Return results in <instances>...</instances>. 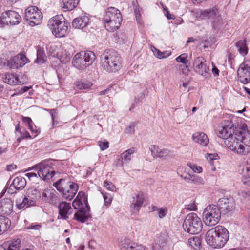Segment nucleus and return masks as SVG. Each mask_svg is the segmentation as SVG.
I'll return each instance as SVG.
<instances>
[{"label":"nucleus","mask_w":250,"mask_h":250,"mask_svg":"<svg viewBox=\"0 0 250 250\" xmlns=\"http://www.w3.org/2000/svg\"><path fill=\"white\" fill-rule=\"evenodd\" d=\"M62 2L64 11H71L77 6L79 0H62Z\"/></svg>","instance_id":"34"},{"label":"nucleus","mask_w":250,"mask_h":250,"mask_svg":"<svg viewBox=\"0 0 250 250\" xmlns=\"http://www.w3.org/2000/svg\"><path fill=\"white\" fill-rule=\"evenodd\" d=\"M189 71V70L188 68V66L187 65L184 66V67L182 68V72L183 74H184L185 75H188V74Z\"/></svg>","instance_id":"60"},{"label":"nucleus","mask_w":250,"mask_h":250,"mask_svg":"<svg viewBox=\"0 0 250 250\" xmlns=\"http://www.w3.org/2000/svg\"><path fill=\"white\" fill-rule=\"evenodd\" d=\"M155 51H153L154 55L159 59H164L168 57L171 55V52L165 51L161 52L159 50L154 47Z\"/></svg>","instance_id":"43"},{"label":"nucleus","mask_w":250,"mask_h":250,"mask_svg":"<svg viewBox=\"0 0 250 250\" xmlns=\"http://www.w3.org/2000/svg\"><path fill=\"white\" fill-rule=\"evenodd\" d=\"M53 186L62 193L63 197L68 200H71L77 192L79 186L73 182H66L63 179H60L53 183Z\"/></svg>","instance_id":"5"},{"label":"nucleus","mask_w":250,"mask_h":250,"mask_svg":"<svg viewBox=\"0 0 250 250\" xmlns=\"http://www.w3.org/2000/svg\"><path fill=\"white\" fill-rule=\"evenodd\" d=\"M233 152L241 156H246L248 155L250 151L248 146H246L241 142H239L236 148V150H234Z\"/></svg>","instance_id":"36"},{"label":"nucleus","mask_w":250,"mask_h":250,"mask_svg":"<svg viewBox=\"0 0 250 250\" xmlns=\"http://www.w3.org/2000/svg\"><path fill=\"white\" fill-rule=\"evenodd\" d=\"M41 228V226L39 224L32 223L28 226L26 227L27 229H33L35 230H39Z\"/></svg>","instance_id":"51"},{"label":"nucleus","mask_w":250,"mask_h":250,"mask_svg":"<svg viewBox=\"0 0 250 250\" xmlns=\"http://www.w3.org/2000/svg\"><path fill=\"white\" fill-rule=\"evenodd\" d=\"M217 207L223 214L232 212L235 209V203L231 197L220 199L217 202Z\"/></svg>","instance_id":"16"},{"label":"nucleus","mask_w":250,"mask_h":250,"mask_svg":"<svg viewBox=\"0 0 250 250\" xmlns=\"http://www.w3.org/2000/svg\"><path fill=\"white\" fill-rule=\"evenodd\" d=\"M2 79L5 83L10 85H16L19 83L18 77L10 73H6L3 76Z\"/></svg>","instance_id":"35"},{"label":"nucleus","mask_w":250,"mask_h":250,"mask_svg":"<svg viewBox=\"0 0 250 250\" xmlns=\"http://www.w3.org/2000/svg\"><path fill=\"white\" fill-rule=\"evenodd\" d=\"M134 12L135 14L137 22H138V24H142V20H141V14L140 13L139 10L138 9H137V7H136L134 9Z\"/></svg>","instance_id":"52"},{"label":"nucleus","mask_w":250,"mask_h":250,"mask_svg":"<svg viewBox=\"0 0 250 250\" xmlns=\"http://www.w3.org/2000/svg\"><path fill=\"white\" fill-rule=\"evenodd\" d=\"M11 225V221L5 216L0 215V234L7 231Z\"/></svg>","instance_id":"33"},{"label":"nucleus","mask_w":250,"mask_h":250,"mask_svg":"<svg viewBox=\"0 0 250 250\" xmlns=\"http://www.w3.org/2000/svg\"><path fill=\"white\" fill-rule=\"evenodd\" d=\"M240 137V142L244 144L246 146L250 147V133L249 132L247 125H243L237 134Z\"/></svg>","instance_id":"26"},{"label":"nucleus","mask_w":250,"mask_h":250,"mask_svg":"<svg viewBox=\"0 0 250 250\" xmlns=\"http://www.w3.org/2000/svg\"><path fill=\"white\" fill-rule=\"evenodd\" d=\"M21 246V240L19 238L12 240L5 244V250H19Z\"/></svg>","instance_id":"37"},{"label":"nucleus","mask_w":250,"mask_h":250,"mask_svg":"<svg viewBox=\"0 0 250 250\" xmlns=\"http://www.w3.org/2000/svg\"><path fill=\"white\" fill-rule=\"evenodd\" d=\"M101 59L102 68L106 72H116L121 68V57L113 49L104 52Z\"/></svg>","instance_id":"3"},{"label":"nucleus","mask_w":250,"mask_h":250,"mask_svg":"<svg viewBox=\"0 0 250 250\" xmlns=\"http://www.w3.org/2000/svg\"><path fill=\"white\" fill-rule=\"evenodd\" d=\"M164 246V243H162L161 245H160L159 244L155 243L152 246V250H163Z\"/></svg>","instance_id":"53"},{"label":"nucleus","mask_w":250,"mask_h":250,"mask_svg":"<svg viewBox=\"0 0 250 250\" xmlns=\"http://www.w3.org/2000/svg\"><path fill=\"white\" fill-rule=\"evenodd\" d=\"M120 246L122 250H148L147 247L126 239L120 243Z\"/></svg>","instance_id":"22"},{"label":"nucleus","mask_w":250,"mask_h":250,"mask_svg":"<svg viewBox=\"0 0 250 250\" xmlns=\"http://www.w3.org/2000/svg\"><path fill=\"white\" fill-rule=\"evenodd\" d=\"M236 46L239 53L243 56H246L248 53V49L244 40H240L236 43Z\"/></svg>","instance_id":"38"},{"label":"nucleus","mask_w":250,"mask_h":250,"mask_svg":"<svg viewBox=\"0 0 250 250\" xmlns=\"http://www.w3.org/2000/svg\"><path fill=\"white\" fill-rule=\"evenodd\" d=\"M21 21L20 15L15 11L8 10L3 13L0 16V24L4 25H15Z\"/></svg>","instance_id":"14"},{"label":"nucleus","mask_w":250,"mask_h":250,"mask_svg":"<svg viewBox=\"0 0 250 250\" xmlns=\"http://www.w3.org/2000/svg\"><path fill=\"white\" fill-rule=\"evenodd\" d=\"M38 169V175L44 180L51 179L55 175V171L50 166L48 161H42L36 166Z\"/></svg>","instance_id":"13"},{"label":"nucleus","mask_w":250,"mask_h":250,"mask_svg":"<svg viewBox=\"0 0 250 250\" xmlns=\"http://www.w3.org/2000/svg\"><path fill=\"white\" fill-rule=\"evenodd\" d=\"M237 74L240 82L244 84L250 82V66L242 63L237 70Z\"/></svg>","instance_id":"21"},{"label":"nucleus","mask_w":250,"mask_h":250,"mask_svg":"<svg viewBox=\"0 0 250 250\" xmlns=\"http://www.w3.org/2000/svg\"><path fill=\"white\" fill-rule=\"evenodd\" d=\"M23 122L27 125H33V123L31 120V119L29 117H23L22 118Z\"/></svg>","instance_id":"58"},{"label":"nucleus","mask_w":250,"mask_h":250,"mask_svg":"<svg viewBox=\"0 0 250 250\" xmlns=\"http://www.w3.org/2000/svg\"><path fill=\"white\" fill-rule=\"evenodd\" d=\"M42 199L44 202L53 205H56L59 201L58 193L52 188H46L42 191Z\"/></svg>","instance_id":"18"},{"label":"nucleus","mask_w":250,"mask_h":250,"mask_svg":"<svg viewBox=\"0 0 250 250\" xmlns=\"http://www.w3.org/2000/svg\"><path fill=\"white\" fill-rule=\"evenodd\" d=\"M224 123L222 126L218 127L217 134L219 138L225 140L234 134V129L231 121H225Z\"/></svg>","instance_id":"17"},{"label":"nucleus","mask_w":250,"mask_h":250,"mask_svg":"<svg viewBox=\"0 0 250 250\" xmlns=\"http://www.w3.org/2000/svg\"><path fill=\"white\" fill-rule=\"evenodd\" d=\"M37 59L35 62L39 64H42L45 61L46 55L43 48L38 47L37 49Z\"/></svg>","instance_id":"40"},{"label":"nucleus","mask_w":250,"mask_h":250,"mask_svg":"<svg viewBox=\"0 0 250 250\" xmlns=\"http://www.w3.org/2000/svg\"><path fill=\"white\" fill-rule=\"evenodd\" d=\"M33 125H29L28 126V129H30V130L32 132V133H35L36 134V135H37L38 134V133H39V131L37 129H33Z\"/></svg>","instance_id":"61"},{"label":"nucleus","mask_w":250,"mask_h":250,"mask_svg":"<svg viewBox=\"0 0 250 250\" xmlns=\"http://www.w3.org/2000/svg\"><path fill=\"white\" fill-rule=\"evenodd\" d=\"M158 215L160 218H164L167 214V210L163 208L158 209Z\"/></svg>","instance_id":"57"},{"label":"nucleus","mask_w":250,"mask_h":250,"mask_svg":"<svg viewBox=\"0 0 250 250\" xmlns=\"http://www.w3.org/2000/svg\"><path fill=\"white\" fill-rule=\"evenodd\" d=\"M144 200V197L142 192H139L136 196L132 197L130 208L133 213H136L140 210L143 204Z\"/></svg>","instance_id":"25"},{"label":"nucleus","mask_w":250,"mask_h":250,"mask_svg":"<svg viewBox=\"0 0 250 250\" xmlns=\"http://www.w3.org/2000/svg\"><path fill=\"white\" fill-rule=\"evenodd\" d=\"M26 184V179L22 177H17L13 180L12 184L10 186L9 188L7 189V192L9 194L14 193L13 188L17 190L23 189L25 188Z\"/></svg>","instance_id":"24"},{"label":"nucleus","mask_w":250,"mask_h":250,"mask_svg":"<svg viewBox=\"0 0 250 250\" xmlns=\"http://www.w3.org/2000/svg\"><path fill=\"white\" fill-rule=\"evenodd\" d=\"M91 86V82L87 81H78L76 83V86L79 89H88Z\"/></svg>","instance_id":"42"},{"label":"nucleus","mask_w":250,"mask_h":250,"mask_svg":"<svg viewBox=\"0 0 250 250\" xmlns=\"http://www.w3.org/2000/svg\"><path fill=\"white\" fill-rule=\"evenodd\" d=\"M153 157L162 158L164 160L168 159L172 157L171 152L167 149H160L158 146L151 145L149 148Z\"/></svg>","instance_id":"20"},{"label":"nucleus","mask_w":250,"mask_h":250,"mask_svg":"<svg viewBox=\"0 0 250 250\" xmlns=\"http://www.w3.org/2000/svg\"><path fill=\"white\" fill-rule=\"evenodd\" d=\"M135 124L132 123L126 128L125 131L127 133H133L134 132Z\"/></svg>","instance_id":"56"},{"label":"nucleus","mask_w":250,"mask_h":250,"mask_svg":"<svg viewBox=\"0 0 250 250\" xmlns=\"http://www.w3.org/2000/svg\"><path fill=\"white\" fill-rule=\"evenodd\" d=\"M95 60V55L92 51H81L74 56L72 63L77 68L83 69L91 65Z\"/></svg>","instance_id":"7"},{"label":"nucleus","mask_w":250,"mask_h":250,"mask_svg":"<svg viewBox=\"0 0 250 250\" xmlns=\"http://www.w3.org/2000/svg\"><path fill=\"white\" fill-rule=\"evenodd\" d=\"M228 230L222 226H217L208 230L205 235L206 242L213 248L223 247L229 239Z\"/></svg>","instance_id":"1"},{"label":"nucleus","mask_w":250,"mask_h":250,"mask_svg":"<svg viewBox=\"0 0 250 250\" xmlns=\"http://www.w3.org/2000/svg\"><path fill=\"white\" fill-rule=\"evenodd\" d=\"M197 18L201 20H212V26L213 28H218L222 24V21L220 15L216 7L212 9L201 10L200 12L196 13Z\"/></svg>","instance_id":"10"},{"label":"nucleus","mask_w":250,"mask_h":250,"mask_svg":"<svg viewBox=\"0 0 250 250\" xmlns=\"http://www.w3.org/2000/svg\"><path fill=\"white\" fill-rule=\"evenodd\" d=\"M31 87H28V86H23L20 90V92L22 94L26 91H27L30 88H31Z\"/></svg>","instance_id":"62"},{"label":"nucleus","mask_w":250,"mask_h":250,"mask_svg":"<svg viewBox=\"0 0 250 250\" xmlns=\"http://www.w3.org/2000/svg\"><path fill=\"white\" fill-rule=\"evenodd\" d=\"M28 59L24 54H19L7 60V64L10 68L18 69L27 62Z\"/></svg>","instance_id":"19"},{"label":"nucleus","mask_w":250,"mask_h":250,"mask_svg":"<svg viewBox=\"0 0 250 250\" xmlns=\"http://www.w3.org/2000/svg\"><path fill=\"white\" fill-rule=\"evenodd\" d=\"M221 214L217 206L213 204L208 205L203 213L204 222L206 225L215 226L220 221Z\"/></svg>","instance_id":"9"},{"label":"nucleus","mask_w":250,"mask_h":250,"mask_svg":"<svg viewBox=\"0 0 250 250\" xmlns=\"http://www.w3.org/2000/svg\"><path fill=\"white\" fill-rule=\"evenodd\" d=\"M89 23V19L85 14L80 15L75 18L72 22V26L75 28L83 29Z\"/></svg>","instance_id":"27"},{"label":"nucleus","mask_w":250,"mask_h":250,"mask_svg":"<svg viewBox=\"0 0 250 250\" xmlns=\"http://www.w3.org/2000/svg\"><path fill=\"white\" fill-rule=\"evenodd\" d=\"M25 176L28 177L29 180L33 181V182H36L37 180L39 178V176L38 175V173L31 172L26 173Z\"/></svg>","instance_id":"47"},{"label":"nucleus","mask_w":250,"mask_h":250,"mask_svg":"<svg viewBox=\"0 0 250 250\" xmlns=\"http://www.w3.org/2000/svg\"><path fill=\"white\" fill-rule=\"evenodd\" d=\"M13 211V203L9 198H5L0 201V213L9 214Z\"/></svg>","instance_id":"30"},{"label":"nucleus","mask_w":250,"mask_h":250,"mask_svg":"<svg viewBox=\"0 0 250 250\" xmlns=\"http://www.w3.org/2000/svg\"><path fill=\"white\" fill-rule=\"evenodd\" d=\"M212 71L213 73L216 75H218L219 73V70L216 67H213L212 69Z\"/></svg>","instance_id":"64"},{"label":"nucleus","mask_w":250,"mask_h":250,"mask_svg":"<svg viewBox=\"0 0 250 250\" xmlns=\"http://www.w3.org/2000/svg\"><path fill=\"white\" fill-rule=\"evenodd\" d=\"M15 130L16 131L19 132L22 138H31V137L29 133L24 128H20L19 124L16 126Z\"/></svg>","instance_id":"44"},{"label":"nucleus","mask_w":250,"mask_h":250,"mask_svg":"<svg viewBox=\"0 0 250 250\" xmlns=\"http://www.w3.org/2000/svg\"><path fill=\"white\" fill-rule=\"evenodd\" d=\"M16 168V166L14 165H9L7 166V170L8 171H12Z\"/></svg>","instance_id":"63"},{"label":"nucleus","mask_w":250,"mask_h":250,"mask_svg":"<svg viewBox=\"0 0 250 250\" xmlns=\"http://www.w3.org/2000/svg\"><path fill=\"white\" fill-rule=\"evenodd\" d=\"M51 118L52 120V126L53 127H58V117H57V113L55 109H52L51 110Z\"/></svg>","instance_id":"45"},{"label":"nucleus","mask_w":250,"mask_h":250,"mask_svg":"<svg viewBox=\"0 0 250 250\" xmlns=\"http://www.w3.org/2000/svg\"><path fill=\"white\" fill-rule=\"evenodd\" d=\"M190 167L194 172L200 173L202 170V167L199 166H193Z\"/></svg>","instance_id":"59"},{"label":"nucleus","mask_w":250,"mask_h":250,"mask_svg":"<svg viewBox=\"0 0 250 250\" xmlns=\"http://www.w3.org/2000/svg\"><path fill=\"white\" fill-rule=\"evenodd\" d=\"M102 194L103 195V198L104 201V205L106 206H109L111 204L112 198L110 194L108 193H104L102 192Z\"/></svg>","instance_id":"48"},{"label":"nucleus","mask_w":250,"mask_h":250,"mask_svg":"<svg viewBox=\"0 0 250 250\" xmlns=\"http://www.w3.org/2000/svg\"><path fill=\"white\" fill-rule=\"evenodd\" d=\"M192 139L194 142L199 144L203 146H206L209 143L208 136L202 132H197L192 135Z\"/></svg>","instance_id":"29"},{"label":"nucleus","mask_w":250,"mask_h":250,"mask_svg":"<svg viewBox=\"0 0 250 250\" xmlns=\"http://www.w3.org/2000/svg\"><path fill=\"white\" fill-rule=\"evenodd\" d=\"M187 57L188 55L185 53H183L180 55H179L178 57H177L175 60L178 62H180L182 63H183L184 64H186L187 63Z\"/></svg>","instance_id":"46"},{"label":"nucleus","mask_w":250,"mask_h":250,"mask_svg":"<svg viewBox=\"0 0 250 250\" xmlns=\"http://www.w3.org/2000/svg\"><path fill=\"white\" fill-rule=\"evenodd\" d=\"M64 56H61V55L59 56V58L60 60V61L63 63H66V62H68L70 59L69 54L68 53V52L66 51H64Z\"/></svg>","instance_id":"50"},{"label":"nucleus","mask_w":250,"mask_h":250,"mask_svg":"<svg viewBox=\"0 0 250 250\" xmlns=\"http://www.w3.org/2000/svg\"><path fill=\"white\" fill-rule=\"evenodd\" d=\"M194 71L204 78H208L210 75V69L206 65V61L202 57H196L193 62Z\"/></svg>","instance_id":"15"},{"label":"nucleus","mask_w":250,"mask_h":250,"mask_svg":"<svg viewBox=\"0 0 250 250\" xmlns=\"http://www.w3.org/2000/svg\"><path fill=\"white\" fill-rule=\"evenodd\" d=\"M188 245L195 250H198L201 247V241L198 236H192L188 239Z\"/></svg>","instance_id":"39"},{"label":"nucleus","mask_w":250,"mask_h":250,"mask_svg":"<svg viewBox=\"0 0 250 250\" xmlns=\"http://www.w3.org/2000/svg\"><path fill=\"white\" fill-rule=\"evenodd\" d=\"M106 29L113 32L118 29L122 21V16L120 11L113 7H109L106 11L103 18Z\"/></svg>","instance_id":"4"},{"label":"nucleus","mask_w":250,"mask_h":250,"mask_svg":"<svg viewBox=\"0 0 250 250\" xmlns=\"http://www.w3.org/2000/svg\"><path fill=\"white\" fill-rule=\"evenodd\" d=\"M242 174L243 175L242 181L244 184L250 187V160L242 166Z\"/></svg>","instance_id":"31"},{"label":"nucleus","mask_w":250,"mask_h":250,"mask_svg":"<svg viewBox=\"0 0 250 250\" xmlns=\"http://www.w3.org/2000/svg\"><path fill=\"white\" fill-rule=\"evenodd\" d=\"M136 151V149L135 147L131 148L122 153L121 158L124 162L128 163L131 159V154H133Z\"/></svg>","instance_id":"41"},{"label":"nucleus","mask_w":250,"mask_h":250,"mask_svg":"<svg viewBox=\"0 0 250 250\" xmlns=\"http://www.w3.org/2000/svg\"><path fill=\"white\" fill-rule=\"evenodd\" d=\"M68 22L62 15L55 16L51 18L48 22V26L53 35L56 37H63L67 33Z\"/></svg>","instance_id":"6"},{"label":"nucleus","mask_w":250,"mask_h":250,"mask_svg":"<svg viewBox=\"0 0 250 250\" xmlns=\"http://www.w3.org/2000/svg\"><path fill=\"white\" fill-rule=\"evenodd\" d=\"M187 209L189 210H196L197 208L194 201L187 205Z\"/></svg>","instance_id":"55"},{"label":"nucleus","mask_w":250,"mask_h":250,"mask_svg":"<svg viewBox=\"0 0 250 250\" xmlns=\"http://www.w3.org/2000/svg\"><path fill=\"white\" fill-rule=\"evenodd\" d=\"M31 192V194L24 196L21 202L20 200H16V204L18 209H25L36 206L39 192L37 189L32 190Z\"/></svg>","instance_id":"12"},{"label":"nucleus","mask_w":250,"mask_h":250,"mask_svg":"<svg viewBox=\"0 0 250 250\" xmlns=\"http://www.w3.org/2000/svg\"><path fill=\"white\" fill-rule=\"evenodd\" d=\"M99 146L102 150H104L108 147V142H99Z\"/></svg>","instance_id":"54"},{"label":"nucleus","mask_w":250,"mask_h":250,"mask_svg":"<svg viewBox=\"0 0 250 250\" xmlns=\"http://www.w3.org/2000/svg\"><path fill=\"white\" fill-rule=\"evenodd\" d=\"M239 130L236 131L235 136L232 135L230 137L227 138L224 140V144L227 148H229L232 151L236 150V148L238 145L239 143L240 142V139H239L240 137H238L237 134L238 133Z\"/></svg>","instance_id":"28"},{"label":"nucleus","mask_w":250,"mask_h":250,"mask_svg":"<svg viewBox=\"0 0 250 250\" xmlns=\"http://www.w3.org/2000/svg\"><path fill=\"white\" fill-rule=\"evenodd\" d=\"M58 208L59 214L61 219H67L69 216L72 213L73 209L69 203L62 201L59 204Z\"/></svg>","instance_id":"23"},{"label":"nucleus","mask_w":250,"mask_h":250,"mask_svg":"<svg viewBox=\"0 0 250 250\" xmlns=\"http://www.w3.org/2000/svg\"><path fill=\"white\" fill-rule=\"evenodd\" d=\"M72 206L78 211L74 214V218L81 223L86 222L91 217L90 207L85 193L79 192L72 203Z\"/></svg>","instance_id":"2"},{"label":"nucleus","mask_w":250,"mask_h":250,"mask_svg":"<svg viewBox=\"0 0 250 250\" xmlns=\"http://www.w3.org/2000/svg\"><path fill=\"white\" fill-rule=\"evenodd\" d=\"M25 18L30 26L33 27L41 23L42 14L37 6H30L25 10Z\"/></svg>","instance_id":"11"},{"label":"nucleus","mask_w":250,"mask_h":250,"mask_svg":"<svg viewBox=\"0 0 250 250\" xmlns=\"http://www.w3.org/2000/svg\"><path fill=\"white\" fill-rule=\"evenodd\" d=\"M180 176L188 183H193L197 185L203 184L204 183L203 179L195 174L192 175L188 174L185 176L182 175Z\"/></svg>","instance_id":"32"},{"label":"nucleus","mask_w":250,"mask_h":250,"mask_svg":"<svg viewBox=\"0 0 250 250\" xmlns=\"http://www.w3.org/2000/svg\"><path fill=\"white\" fill-rule=\"evenodd\" d=\"M183 227L184 230L190 234H198L202 230V222L196 213H191L186 217Z\"/></svg>","instance_id":"8"},{"label":"nucleus","mask_w":250,"mask_h":250,"mask_svg":"<svg viewBox=\"0 0 250 250\" xmlns=\"http://www.w3.org/2000/svg\"><path fill=\"white\" fill-rule=\"evenodd\" d=\"M104 187L108 190L110 191H114L115 189V187L112 183L108 181H104Z\"/></svg>","instance_id":"49"}]
</instances>
